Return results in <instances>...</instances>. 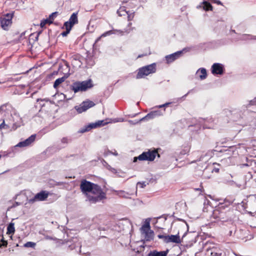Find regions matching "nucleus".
<instances>
[{
  "mask_svg": "<svg viewBox=\"0 0 256 256\" xmlns=\"http://www.w3.org/2000/svg\"><path fill=\"white\" fill-rule=\"evenodd\" d=\"M70 142L71 139L68 137H64L61 139V142L64 144H67Z\"/></svg>",
  "mask_w": 256,
  "mask_h": 256,
  "instance_id": "c85d7f7f",
  "label": "nucleus"
},
{
  "mask_svg": "<svg viewBox=\"0 0 256 256\" xmlns=\"http://www.w3.org/2000/svg\"><path fill=\"white\" fill-rule=\"evenodd\" d=\"M218 212V211H214V214L215 215L216 214L217 212Z\"/></svg>",
  "mask_w": 256,
  "mask_h": 256,
  "instance_id": "de8ad7c7",
  "label": "nucleus"
},
{
  "mask_svg": "<svg viewBox=\"0 0 256 256\" xmlns=\"http://www.w3.org/2000/svg\"><path fill=\"white\" fill-rule=\"evenodd\" d=\"M86 62L88 63V64H89L90 66H93L94 64V62L92 60V58H90L89 60L86 59Z\"/></svg>",
  "mask_w": 256,
  "mask_h": 256,
  "instance_id": "473e14b6",
  "label": "nucleus"
},
{
  "mask_svg": "<svg viewBox=\"0 0 256 256\" xmlns=\"http://www.w3.org/2000/svg\"><path fill=\"white\" fill-rule=\"evenodd\" d=\"M78 12H74L70 16L69 20L64 22V25H66L72 28V26L78 23Z\"/></svg>",
  "mask_w": 256,
  "mask_h": 256,
  "instance_id": "9d476101",
  "label": "nucleus"
},
{
  "mask_svg": "<svg viewBox=\"0 0 256 256\" xmlns=\"http://www.w3.org/2000/svg\"><path fill=\"white\" fill-rule=\"evenodd\" d=\"M5 120H4L2 121V122L0 124V129H2V128H4L6 124H4Z\"/></svg>",
  "mask_w": 256,
  "mask_h": 256,
  "instance_id": "58836bf2",
  "label": "nucleus"
},
{
  "mask_svg": "<svg viewBox=\"0 0 256 256\" xmlns=\"http://www.w3.org/2000/svg\"><path fill=\"white\" fill-rule=\"evenodd\" d=\"M50 194L46 190H42L36 194L34 196L29 200V202L34 203L38 201H44L46 200Z\"/></svg>",
  "mask_w": 256,
  "mask_h": 256,
  "instance_id": "0eeeda50",
  "label": "nucleus"
},
{
  "mask_svg": "<svg viewBox=\"0 0 256 256\" xmlns=\"http://www.w3.org/2000/svg\"><path fill=\"white\" fill-rule=\"evenodd\" d=\"M158 237L162 240L164 242L168 243V235L158 234Z\"/></svg>",
  "mask_w": 256,
  "mask_h": 256,
  "instance_id": "393cba45",
  "label": "nucleus"
},
{
  "mask_svg": "<svg viewBox=\"0 0 256 256\" xmlns=\"http://www.w3.org/2000/svg\"><path fill=\"white\" fill-rule=\"evenodd\" d=\"M64 26L66 28V30L65 32H64L62 33V35L63 36H66L68 35V34L70 33L72 28H70V26H68L66 25H64Z\"/></svg>",
  "mask_w": 256,
  "mask_h": 256,
  "instance_id": "cd10ccee",
  "label": "nucleus"
},
{
  "mask_svg": "<svg viewBox=\"0 0 256 256\" xmlns=\"http://www.w3.org/2000/svg\"><path fill=\"white\" fill-rule=\"evenodd\" d=\"M132 24V22H129V23H128V27L131 26Z\"/></svg>",
  "mask_w": 256,
  "mask_h": 256,
  "instance_id": "49530a36",
  "label": "nucleus"
},
{
  "mask_svg": "<svg viewBox=\"0 0 256 256\" xmlns=\"http://www.w3.org/2000/svg\"><path fill=\"white\" fill-rule=\"evenodd\" d=\"M142 55H139V56H138V58H140V57H142Z\"/></svg>",
  "mask_w": 256,
  "mask_h": 256,
  "instance_id": "09e8293b",
  "label": "nucleus"
},
{
  "mask_svg": "<svg viewBox=\"0 0 256 256\" xmlns=\"http://www.w3.org/2000/svg\"><path fill=\"white\" fill-rule=\"evenodd\" d=\"M200 187H201V188H195L194 190H200V191L202 192V190H203V188L202 186H200Z\"/></svg>",
  "mask_w": 256,
  "mask_h": 256,
  "instance_id": "37998d69",
  "label": "nucleus"
},
{
  "mask_svg": "<svg viewBox=\"0 0 256 256\" xmlns=\"http://www.w3.org/2000/svg\"><path fill=\"white\" fill-rule=\"evenodd\" d=\"M134 29H135L134 28H130L126 29L124 32L126 33H130L132 30Z\"/></svg>",
  "mask_w": 256,
  "mask_h": 256,
  "instance_id": "4c0bfd02",
  "label": "nucleus"
},
{
  "mask_svg": "<svg viewBox=\"0 0 256 256\" xmlns=\"http://www.w3.org/2000/svg\"><path fill=\"white\" fill-rule=\"evenodd\" d=\"M128 122H129L130 124H138V123H139L140 122H139V120H138V121H137L136 122H133L132 120H129Z\"/></svg>",
  "mask_w": 256,
  "mask_h": 256,
  "instance_id": "79ce46f5",
  "label": "nucleus"
},
{
  "mask_svg": "<svg viewBox=\"0 0 256 256\" xmlns=\"http://www.w3.org/2000/svg\"><path fill=\"white\" fill-rule=\"evenodd\" d=\"M171 104L170 102H166V103L164 104H162V105H160L158 107L159 108H163V107L166 106H168L169 104Z\"/></svg>",
  "mask_w": 256,
  "mask_h": 256,
  "instance_id": "72a5a7b5",
  "label": "nucleus"
},
{
  "mask_svg": "<svg viewBox=\"0 0 256 256\" xmlns=\"http://www.w3.org/2000/svg\"><path fill=\"white\" fill-rule=\"evenodd\" d=\"M213 1L214 3H216L218 4H220V5L222 4V3L221 2L218 0H214Z\"/></svg>",
  "mask_w": 256,
  "mask_h": 256,
  "instance_id": "a19ab883",
  "label": "nucleus"
},
{
  "mask_svg": "<svg viewBox=\"0 0 256 256\" xmlns=\"http://www.w3.org/2000/svg\"><path fill=\"white\" fill-rule=\"evenodd\" d=\"M119 32L120 34L121 35H123L124 32L119 30H109V31L106 32L102 34L101 36V37H104V36H106L108 35H110L112 34H116V32Z\"/></svg>",
  "mask_w": 256,
  "mask_h": 256,
  "instance_id": "412c9836",
  "label": "nucleus"
},
{
  "mask_svg": "<svg viewBox=\"0 0 256 256\" xmlns=\"http://www.w3.org/2000/svg\"><path fill=\"white\" fill-rule=\"evenodd\" d=\"M160 156L158 152L155 150H148L146 152H144L138 157L134 158V162H136L138 160H148L152 161L154 160L156 156Z\"/></svg>",
  "mask_w": 256,
  "mask_h": 256,
  "instance_id": "39448f33",
  "label": "nucleus"
},
{
  "mask_svg": "<svg viewBox=\"0 0 256 256\" xmlns=\"http://www.w3.org/2000/svg\"><path fill=\"white\" fill-rule=\"evenodd\" d=\"M90 192L93 196L89 194V195H88V199L91 202L96 203L106 198L105 192L102 191L99 186L96 184L94 185Z\"/></svg>",
  "mask_w": 256,
  "mask_h": 256,
  "instance_id": "f257e3e1",
  "label": "nucleus"
},
{
  "mask_svg": "<svg viewBox=\"0 0 256 256\" xmlns=\"http://www.w3.org/2000/svg\"><path fill=\"white\" fill-rule=\"evenodd\" d=\"M15 229L14 227V223H10L7 228V234H12L14 232Z\"/></svg>",
  "mask_w": 256,
  "mask_h": 256,
  "instance_id": "4be33fe9",
  "label": "nucleus"
},
{
  "mask_svg": "<svg viewBox=\"0 0 256 256\" xmlns=\"http://www.w3.org/2000/svg\"><path fill=\"white\" fill-rule=\"evenodd\" d=\"M36 246V244L32 242H28L24 244L25 248H34Z\"/></svg>",
  "mask_w": 256,
  "mask_h": 256,
  "instance_id": "b1692460",
  "label": "nucleus"
},
{
  "mask_svg": "<svg viewBox=\"0 0 256 256\" xmlns=\"http://www.w3.org/2000/svg\"><path fill=\"white\" fill-rule=\"evenodd\" d=\"M174 242L176 244H180L181 242V240L178 234L176 235H168V243Z\"/></svg>",
  "mask_w": 256,
  "mask_h": 256,
  "instance_id": "2eb2a0df",
  "label": "nucleus"
},
{
  "mask_svg": "<svg viewBox=\"0 0 256 256\" xmlns=\"http://www.w3.org/2000/svg\"><path fill=\"white\" fill-rule=\"evenodd\" d=\"M212 72L214 74H223V68L222 64L216 63L212 67Z\"/></svg>",
  "mask_w": 256,
  "mask_h": 256,
  "instance_id": "9b49d317",
  "label": "nucleus"
},
{
  "mask_svg": "<svg viewBox=\"0 0 256 256\" xmlns=\"http://www.w3.org/2000/svg\"><path fill=\"white\" fill-rule=\"evenodd\" d=\"M189 93H190V92H188V93H186V94H185V96H187Z\"/></svg>",
  "mask_w": 256,
  "mask_h": 256,
  "instance_id": "8fccbe9b",
  "label": "nucleus"
},
{
  "mask_svg": "<svg viewBox=\"0 0 256 256\" xmlns=\"http://www.w3.org/2000/svg\"><path fill=\"white\" fill-rule=\"evenodd\" d=\"M12 16L10 14H7L4 18L0 19V24L2 28L4 30H7L9 26L12 24Z\"/></svg>",
  "mask_w": 256,
  "mask_h": 256,
  "instance_id": "6e6552de",
  "label": "nucleus"
},
{
  "mask_svg": "<svg viewBox=\"0 0 256 256\" xmlns=\"http://www.w3.org/2000/svg\"><path fill=\"white\" fill-rule=\"evenodd\" d=\"M0 83H2V82H0Z\"/></svg>",
  "mask_w": 256,
  "mask_h": 256,
  "instance_id": "6e6d98bb",
  "label": "nucleus"
},
{
  "mask_svg": "<svg viewBox=\"0 0 256 256\" xmlns=\"http://www.w3.org/2000/svg\"><path fill=\"white\" fill-rule=\"evenodd\" d=\"M94 184L86 180H82L80 184V188L82 193L85 194L88 198V195L90 194L88 193H90L91 190H92Z\"/></svg>",
  "mask_w": 256,
  "mask_h": 256,
  "instance_id": "423d86ee",
  "label": "nucleus"
},
{
  "mask_svg": "<svg viewBox=\"0 0 256 256\" xmlns=\"http://www.w3.org/2000/svg\"><path fill=\"white\" fill-rule=\"evenodd\" d=\"M108 169H110V168L112 169V171L114 172L116 170L114 168H112L110 166H108Z\"/></svg>",
  "mask_w": 256,
  "mask_h": 256,
  "instance_id": "c03bdc74",
  "label": "nucleus"
},
{
  "mask_svg": "<svg viewBox=\"0 0 256 256\" xmlns=\"http://www.w3.org/2000/svg\"><path fill=\"white\" fill-rule=\"evenodd\" d=\"M6 106H2L0 107V114L2 115H5V111L4 110V108H5Z\"/></svg>",
  "mask_w": 256,
  "mask_h": 256,
  "instance_id": "7c9ffc66",
  "label": "nucleus"
},
{
  "mask_svg": "<svg viewBox=\"0 0 256 256\" xmlns=\"http://www.w3.org/2000/svg\"><path fill=\"white\" fill-rule=\"evenodd\" d=\"M68 78V76H62V78H58L56 79L54 84V88H56L60 84H61L62 82H63L66 79Z\"/></svg>",
  "mask_w": 256,
  "mask_h": 256,
  "instance_id": "6ab92c4d",
  "label": "nucleus"
},
{
  "mask_svg": "<svg viewBox=\"0 0 256 256\" xmlns=\"http://www.w3.org/2000/svg\"><path fill=\"white\" fill-rule=\"evenodd\" d=\"M156 71V64L153 63L139 68L136 78L137 79L142 78L150 74L154 73Z\"/></svg>",
  "mask_w": 256,
  "mask_h": 256,
  "instance_id": "20e7f679",
  "label": "nucleus"
},
{
  "mask_svg": "<svg viewBox=\"0 0 256 256\" xmlns=\"http://www.w3.org/2000/svg\"><path fill=\"white\" fill-rule=\"evenodd\" d=\"M70 99H71V98H68V100H70Z\"/></svg>",
  "mask_w": 256,
  "mask_h": 256,
  "instance_id": "5fc2aeb1",
  "label": "nucleus"
},
{
  "mask_svg": "<svg viewBox=\"0 0 256 256\" xmlns=\"http://www.w3.org/2000/svg\"><path fill=\"white\" fill-rule=\"evenodd\" d=\"M160 114L159 111H153L148 114L145 116L140 118L139 122L148 120L151 119H153L158 116H160Z\"/></svg>",
  "mask_w": 256,
  "mask_h": 256,
  "instance_id": "ddd939ff",
  "label": "nucleus"
},
{
  "mask_svg": "<svg viewBox=\"0 0 256 256\" xmlns=\"http://www.w3.org/2000/svg\"><path fill=\"white\" fill-rule=\"evenodd\" d=\"M82 105V106L83 108L86 109V110H88V108L92 107L95 105L94 102L92 101H86L84 102Z\"/></svg>",
  "mask_w": 256,
  "mask_h": 256,
  "instance_id": "aec40b11",
  "label": "nucleus"
},
{
  "mask_svg": "<svg viewBox=\"0 0 256 256\" xmlns=\"http://www.w3.org/2000/svg\"><path fill=\"white\" fill-rule=\"evenodd\" d=\"M58 12H54L50 14L49 16L48 19L52 21L58 15Z\"/></svg>",
  "mask_w": 256,
  "mask_h": 256,
  "instance_id": "c756f323",
  "label": "nucleus"
},
{
  "mask_svg": "<svg viewBox=\"0 0 256 256\" xmlns=\"http://www.w3.org/2000/svg\"><path fill=\"white\" fill-rule=\"evenodd\" d=\"M254 38L256 40V36H255Z\"/></svg>",
  "mask_w": 256,
  "mask_h": 256,
  "instance_id": "864d4df0",
  "label": "nucleus"
},
{
  "mask_svg": "<svg viewBox=\"0 0 256 256\" xmlns=\"http://www.w3.org/2000/svg\"><path fill=\"white\" fill-rule=\"evenodd\" d=\"M146 184H145V182H138L137 183V186H139L141 188H144L146 186Z\"/></svg>",
  "mask_w": 256,
  "mask_h": 256,
  "instance_id": "2f4dec72",
  "label": "nucleus"
},
{
  "mask_svg": "<svg viewBox=\"0 0 256 256\" xmlns=\"http://www.w3.org/2000/svg\"><path fill=\"white\" fill-rule=\"evenodd\" d=\"M118 14L120 16H124L126 14H128V12L126 11L124 7H121L117 12Z\"/></svg>",
  "mask_w": 256,
  "mask_h": 256,
  "instance_id": "5701e85b",
  "label": "nucleus"
},
{
  "mask_svg": "<svg viewBox=\"0 0 256 256\" xmlns=\"http://www.w3.org/2000/svg\"><path fill=\"white\" fill-rule=\"evenodd\" d=\"M142 235L144 238L145 240L150 241L153 240L154 233L150 229V220H146L144 224L140 228Z\"/></svg>",
  "mask_w": 256,
  "mask_h": 256,
  "instance_id": "f03ea898",
  "label": "nucleus"
},
{
  "mask_svg": "<svg viewBox=\"0 0 256 256\" xmlns=\"http://www.w3.org/2000/svg\"><path fill=\"white\" fill-rule=\"evenodd\" d=\"M212 172H219V168H214L212 170Z\"/></svg>",
  "mask_w": 256,
  "mask_h": 256,
  "instance_id": "ea45409f",
  "label": "nucleus"
},
{
  "mask_svg": "<svg viewBox=\"0 0 256 256\" xmlns=\"http://www.w3.org/2000/svg\"><path fill=\"white\" fill-rule=\"evenodd\" d=\"M114 154L116 155V156H117L118 155V154L117 153H114Z\"/></svg>",
  "mask_w": 256,
  "mask_h": 256,
  "instance_id": "3c124183",
  "label": "nucleus"
},
{
  "mask_svg": "<svg viewBox=\"0 0 256 256\" xmlns=\"http://www.w3.org/2000/svg\"><path fill=\"white\" fill-rule=\"evenodd\" d=\"M144 248V246H142V247L140 246V248Z\"/></svg>",
  "mask_w": 256,
  "mask_h": 256,
  "instance_id": "603ef678",
  "label": "nucleus"
},
{
  "mask_svg": "<svg viewBox=\"0 0 256 256\" xmlns=\"http://www.w3.org/2000/svg\"><path fill=\"white\" fill-rule=\"evenodd\" d=\"M198 8H202L204 10L208 11V10H212V6L210 4V3L208 2H207L206 1H204L201 4H200V5L197 6Z\"/></svg>",
  "mask_w": 256,
  "mask_h": 256,
  "instance_id": "dca6fc26",
  "label": "nucleus"
},
{
  "mask_svg": "<svg viewBox=\"0 0 256 256\" xmlns=\"http://www.w3.org/2000/svg\"><path fill=\"white\" fill-rule=\"evenodd\" d=\"M52 23V21L50 20L48 18H46L42 20L40 24V26L41 28H43L45 26L46 24H50Z\"/></svg>",
  "mask_w": 256,
  "mask_h": 256,
  "instance_id": "a878e982",
  "label": "nucleus"
},
{
  "mask_svg": "<svg viewBox=\"0 0 256 256\" xmlns=\"http://www.w3.org/2000/svg\"><path fill=\"white\" fill-rule=\"evenodd\" d=\"M103 120H100L95 123L90 124H89L82 128L80 130L79 132L80 133H84L85 132H88L92 128H94L102 125H104V124H103Z\"/></svg>",
  "mask_w": 256,
  "mask_h": 256,
  "instance_id": "1a4fd4ad",
  "label": "nucleus"
},
{
  "mask_svg": "<svg viewBox=\"0 0 256 256\" xmlns=\"http://www.w3.org/2000/svg\"><path fill=\"white\" fill-rule=\"evenodd\" d=\"M182 51H178L172 54L168 55L166 56V59L168 63H170L178 58L182 54Z\"/></svg>",
  "mask_w": 256,
  "mask_h": 256,
  "instance_id": "4468645a",
  "label": "nucleus"
},
{
  "mask_svg": "<svg viewBox=\"0 0 256 256\" xmlns=\"http://www.w3.org/2000/svg\"><path fill=\"white\" fill-rule=\"evenodd\" d=\"M2 244L0 243V248H1L2 246H7L8 242L6 241L2 240Z\"/></svg>",
  "mask_w": 256,
  "mask_h": 256,
  "instance_id": "e433bc0d",
  "label": "nucleus"
},
{
  "mask_svg": "<svg viewBox=\"0 0 256 256\" xmlns=\"http://www.w3.org/2000/svg\"><path fill=\"white\" fill-rule=\"evenodd\" d=\"M124 194H125V192L124 190H120V191L118 192V194L120 196H124Z\"/></svg>",
  "mask_w": 256,
  "mask_h": 256,
  "instance_id": "f704fd0d",
  "label": "nucleus"
},
{
  "mask_svg": "<svg viewBox=\"0 0 256 256\" xmlns=\"http://www.w3.org/2000/svg\"><path fill=\"white\" fill-rule=\"evenodd\" d=\"M75 108L79 114L82 113V112L86 111V109L83 108L82 104H80L79 106H76Z\"/></svg>",
  "mask_w": 256,
  "mask_h": 256,
  "instance_id": "bb28decb",
  "label": "nucleus"
},
{
  "mask_svg": "<svg viewBox=\"0 0 256 256\" xmlns=\"http://www.w3.org/2000/svg\"><path fill=\"white\" fill-rule=\"evenodd\" d=\"M20 204V202H16V204H14V206H19Z\"/></svg>",
  "mask_w": 256,
  "mask_h": 256,
  "instance_id": "a18cd8bd",
  "label": "nucleus"
},
{
  "mask_svg": "<svg viewBox=\"0 0 256 256\" xmlns=\"http://www.w3.org/2000/svg\"><path fill=\"white\" fill-rule=\"evenodd\" d=\"M128 14V21L132 20L134 18V14Z\"/></svg>",
  "mask_w": 256,
  "mask_h": 256,
  "instance_id": "c9c22d12",
  "label": "nucleus"
},
{
  "mask_svg": "<svg viewBox=\"0 0 256 256\" xmlns=\"http://www.w3.org/2000/svg\"><path fill=\"white\" fill-rule=\"evenodd\" d=\"M196 74L198 75L200 80L205 79L207 76L206 70L204 68H200Z\"/></svg>",
  "mask_w": 256,
  "mask_h": 256,
  "instance_id": "a211bd4d",
  "label": "nucleus"
},
{
  "mask_svg": "<svg viewBox=\"0 0 256 256\" xmlns=\"http://www.w3.org/2000/svg\"><path fill=\"white\" fill-rule=\"evenodd\" d=\"M168 252V250L166 251L158 252L156 250L150 251L148 256H166Z\"/></svg>",
  "mask_w": 256,
  "mask_h": 256,
  "instance_id": "f3484780",
  "label": "nucleus"
},
{
  "mask_svg": "<svg viewBox=\"0 0 256 256\" xmlns=\"http://www.w3.org/2000/svg\"><path fill=\"white\" fill-rule=\"evenodd\" d=\"M36 138V135H32L28 138L26 139L24 141L20 142L16 146L18 147H25L30 146L33 142H34Z\"/></svg>",
  "mask_w": 256,
  "mask_h": 256,
  "instance_id": "f8f14e48",
  "label": "nucleus"
},
{
  "mask_svg": "<svg viewBox=\"0 0 256 256\" xmlns=\"http://www.w3.org/2000/svg\"><path fill=\"white\" fill-rule=\"evenodd\" d=\"M92 86L90 80L80 82H76L73 83L70 86V88L74 91V93L78 92H84L88 88Z\"/></svg>",
  "mask_w": 256,
  "mask_h": 256,
  "instance_id": "7ed1b4c3",
  "label": "nucleus"
}]
</instances>
